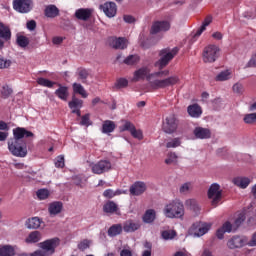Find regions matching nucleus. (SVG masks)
Here are the masks:
<instances>
[{
    "label": "nucleus",
    "mask_w": 256,
    "mask_h": 256,
    "mask_svg": "<svg viewBox=\"0 0 256 256\" xmlns=\"http://www.w3.org/2000/svg\"><path fill=\"white\" fill-rule=\"evenodd\" d=\"M161 75H165V77H167V75H169V71L166 70L161 72H155L148 76L147 81H149L150 87L152 89H165L166 87H171L179 83V77L177 76H172L163 80H159V77H161Z\"/></svg>",
    "instance_id": "nucleus-1"
},
{
    "label": "nucleus",
    "mask_w": 256,
    "mask_h": 256,
    "mask_svg": "<svg viewBox=\"0 0 256 256\" xmlns=\"http://www.w3.org/2000/svg\"><path fill=\"white\" fill-rule=\"evenodd\" d=\"M164 214L169 219H181L185 215V206L181 201L174 200L165 206Z\"/></svg>",
    "instance_id": "nucleus-2"
},
{
    "label": "nucleus",
    "mask_w": 256,
    "mask_h": 256,
    "mask_svg": "<svg viewBox=\"0 0 256 256\" xmlns=\"http://www.w3.org/2000/svg\"><path fill=\"white\" fill-rule=\"evenodd\" d=\"M59 245V238H52L40 243V250H36L27 256H49L55 253V248Z\"/></svg>",
    "instance_id": "nucleus-3"
},
{
    "label": "nucleus",
    "mask_w": 256,
    "mask_h": 256,
    "mask_svg": "<svg viewBox=\"0 0 256 256\" xmlns=\"http://www.w3.org/2000/svg\"><path fill=\"white\" fill-rule=\"evenodd\" d=\"M8 149L14 157H27V143L23 140L10 139Z\"/></svg>",
    "instance_id": "nucleus-4"
},
{
    "label": "nucleus",
    "mask_w": 256,
    "mask_h": 256,
    "mask_svg": "<svg viewBox=\"0 0 256 256\" xmlns=\"http://www.w3.org/2000/svg\"><path fill=\"white\" fill-rule=\"evenodd\" d=\"M219 53H221L219 46L213 44L206 46L202 54L204 63H215L219 59Z\"/></svg>",
    "instance_id": "nucleus-5"
},
{
    "label": "nucleus",
    "mask_w": 256,
    "mask_h": 256,
    "mask_svg": "<svg viewBox=\"0 0 256 256\" xmlns=\"http://www.w3.org/2000/svg\"><path fill=\"white\" fill-rule=\"evenodd\" d=\"M177 53H179V48H173L172 50L164 49L160 51V59L155 63V67H159V69L167 67L169 61H171Z\"/></svg>",
    "instance_id": "nucleus-6"
},
{
    "label": "nucleus",
    "mask_w": 256,
    "mask_h": 256,
    "mask_svg": "<svg viewBox=\"0 0 256 256\" xmlns=\"http://www.w3.org/2000/svg\"><path fill=\"white\" fill-rule=\"evenodd\" d=\"M208 198L211 201V205L213 207H217L219 203H221V199H223V193L221 190V186L219 184H212L208 190Z\"/></svg>",
    "instance_id": "nucleus-7"
},
{
    "label": "nucleus",
    "mask_w": 256,
    "mask_h": 256,
    "mask_svg": "<svg viewBox=\"0 0 256 256\" xmlns=\"http://www.w3.org/2000/svg\"><path fill=\"white\" fill-rule=\"evenodd\" d=\"M210 229L211 224L206 222H196L190 227L189 234L193 235V237H203V235L209 233Z\"/></svg>",
    "instance_id": "nucleus-8"
},
{
    "label": "nucleus",
    "mask_w": 256,
    "mask_h": 256,
    "mask_svg": "<svg viewBox=\"0 0 256 256\" xmlns=\"http://www.w3.org/2000/svg\"><path fill=\"white\" fill-rule=\"evenodd\" d=\"M120 131H129L130 135H132L134 139H138V141H142L143 139V131H141L140 129L137 130V128H135V125L128 120H122Z\"/></svg>",
    "instance_id": "nucleus-9"
},
{
    "label": "nucleus",
    "mask_w": 256,
    "mask_h": 256,
    "mask_svg": "<svg viewBox=\"0 0 256 256\" xmlns=\"http://www.w3.org/2000/svg\"><path fill=\"white\" fill-rule=\"evenodd\" d=\"M111 161L109 160H100L96 163H91L90 168L92 173L95 175H103V173H107L111 171Z\"/></svg>",
    "instance_id": "nucleus-10"
},
{
    "label": "nucleus",
    "mask_w": 256,
    "mask_h": 256,
    "mask_svg": "<svg viewBox=\"0 0 256 256\" xmlns=\"http://www.w3.org/2000/svg\"><path fill=\"white\" fill-rule=\"evenodd\" d=\"M13 9L18 13H29L33 9V0H13Z\"/></svg>",
    "instance_id": "nucleus-11"
},
{
    "label": "nucleus",
    "mask_w": 256,
    "mask_h": 256,
    "mask_svg": "<svg viewBox=\"0 0 256 256\" xmlns=\"http://www.w3.org/2000/svg\"><path fill=\"white\" fill-rule=\"evenodd\" d=\"M177 127H178V123H177V118H175V115H170L167 116L164 121H163V125H162V129L164 131V133H175V131H177Z\"/></svg>",
    "instance_id": "nucleus-12"
},
{
    "label": "nucleus",
    "mask_w": 256,
    "mask_h": 256,
    "mask_svg": "<svg viewBox=\"0 0 256 256\" xmlns=\"http://www.w3.org/2000/svg\"><path fill=\"white\" fill-rule=\"evenodd\" d=\"M170 29L171 23H169V21H156L151 26L150 34L157 35V33H165Z\"/></svg>",
    "instance_id": "nucleus-13"
},
{
    "label": "nucleus",
    "mask_w": 256,
    "mask_h": 256,
    "mask_svg": "<svg viewBox=\"0 0 256 256\" xmlns=\"http://www.w3.org/2000/svg\"><path fill=\"white\" fill-rule=\"evenodd\" d=\"M99 9L103 11L109 19L117 15V4H115V2H105L99 6Z\"/></svg>",
    "instance_id": "nucleus-14"
},
{
    "label": "nucleus",
    "mask_w": 256,
    "mask_h": 256,
    "mask_svg": "<svg viewBox=\"0 0 256 256\" xmlns=\"http://www.w3.org/2000/svg\"><path fill=\"white\" fill-rule=\"evenodd\" d=\"M249 243L247 237L243 236H233L230 240H228L229 249H239L241 247H245Z\"/></svg>",
    "instance_id": "nucleus-15"
},
{
    "label": "nucleus",
    "mask_w": 256,
    "mask_h": 256,
    "mask_svg": "<svg viewBox=\"0 0 256 256\" xmlns=\"http://www.w3.org/2000/svg\"><path fill=\"white\" fill-rule=\"evenodd\" d=\"M93 13H95L93 8H80L75 11V17L80 21H89Z\"/></svg>",
    "instance_id": "nucleus-16"
},
{
    "label": "nucleus",
    "mask_w": 256,
    "mask_h": 256,
    "mask_svg": "<svg viewBox=\"0 0 256 256\" xmlns=\"http://www.w3.org/2000/svg\"><path fill=\"white\" fill-rule=\"evenodd\" d=\"M149 73H151L149 67H142L136 70L132 78L133 83H137L138 81H143L144 79H147L149 75H151Z\"/></svg>",
    "instance_id": "nucleus-17"
},
{
    "label": "nucleus",
    "mask_w": 256,
    "mask_h": 256,
    "mask_svg": "<svg viewBox=\"0 0 256 256\" xmlns=\"http://www.w3.org/2000/svg\"><path fill=\"white\" fill-rule=\"evenodd\" d=\"M25 137H33V132L25 128L18 127L13 130V138L11 139H15L16 141H23V138Z\"/></svg>",
    "instance_id": "nucleus-18"
},
{
    "label": "nucleus",
    "mask_w": 256,
    "mask_h": 256,
    "mask_svg": "<svg viewBox=\"0 0 256 256\" xmlns=\"http://www.w3.org/2000/svg\"><path fill=\"white\" fill-rule=\"evenodd\" d=\"M145 191H147V184L145 182L138 181L130 187V194L136 197L143 195Z\"/></svg>",
    "instance_id": "nucleus-19"
},
{
    "label": "nucleus",
    "mask_w": 256,
    "mask_h": 256,
    "mask_svg": "<svg viewBox=\"0 0 256 256\" xmlns=\"http://www.w3.org/2000/svg\"><path fill=\"white\" fill-rule=\"evenodd\" d=\"M193 135L196 139H211V130L198 126L193 130Z\"/></svg>",
    "instance_id": "nucleus-20"
},
{
    "label": "nucleus",
    "mask_w": 256,
    "mask_h": 256,
    "mask_svg": "<svg viewBox=\"0 0 256 256\" xmlns=\"http://www.w3.org/2000/svg\"><path fill=\"white\" fill-rule=\"evenodd\" d=\"M110 46L113 47V49H127V39L110 38Z\"/></svg>",
    "instance_id": "nucleus-21"
},
{
    "label": "nucleus",
    "mask_w": 256,
    "mask_h": 256,
    "mask_svg": "<svg viewBox=\"0 0 256 256\" xmlns=\"http://www.w3.org/2000/svg\"><path fill=\"white\" fill-rule=\"evenodd\" d=\"M48 211L51 217H55V215H59L61 211H63V203L62 202H52L48 207Z\"/></svg>",
    "instance_id": "nucleus-22"
},
{
    "label": "nucleus",
    "mask_w": 256,
    "mask_h": 256,
    "mask_svg": "<svg viewBox=\"0 0 256 256\" xmlns=\"http://www.w3.org/2000/svg\"><path fill=\"white\" fill-rule=\"evenodd\" d=\"M103 211L104 213H116V215H119V206L114 201H107L103 205Z\"/></svg>",
    "instance_id": "nucleus-23"
},
{
    "label": "nucleus",
    "mask_w": 256,
    "mask_h": 256,
    "mask_svg": "<svg viewBox=\"0 0 256 256\" xmlns=\"http://www.w3.org/2000/svg\"><path fill=\"white\" fill-rule=\"evenodd\" d=\"M44 14L49 19H55V17H59V8L53 4L48 5L44 10Z\"/></svg>",
    "instance_id": "nucleus-24"
},
{
    "label": "nucleus",
    "mask_w": 256,
    "mask_h": 256,
    "mask_svg": "<svg viewBox=\"0 0 256 256\" xmlns=\"http://www.w3.org/2000/svg\"><path fill=\"white\" fill-rule=\"evenodd\" d=\"M55 95L58 99H61V101H67V99H69V88L59 85V88L55 91Z\"/></svg>",
    "instance_id": "nucleus-25"
},
{
    "label": "nucleus",
    "mask_w": 256,
    "mask_h": 256,
    "mask_svg": "<svg viewBox=\"0 0 256 256\" xmlns=\"http://www.w3.org/2000/svg\"><path fill=\"white\" fill-rule=\"evenodd\" d=\"M233 183L236 187H240V189H247L251 183V179L247 177H236L233 179Z\"/></svg>",
    "instance_id": "nucleus-26"
},
{
    "label": "nucleus",
    "mask_w": 256,
    "mask_h": 256,
    "mask_svg": "<svg viewBox=\"0 0 256 256\" xmlns=\"http://www.w3.org/2000/svg\"><path fill=\"white\" fill-rule=\"evenodd\" d=\"M122 227L125 233H133L139 229L140 225L137 222H133V220H127Z\"/></svg>",
    "instance_id": "nucleus-27"
},
{
    "label": "nucleus",
    "mask_w": 256,
    "mask_h": 256,
    "mask_svg": "<svg viewBox=\"0 0 256 256\" xmlns=\"http://www.w3.org/2000/svg\"><path fill=\"white\" fill-rule=\"evenodd\" d=\"M139 61H141V57L137 54H132V55L127 56L123 60V63H124V65H128L129 67H133V66L139 64Z\"/></svg>",
    "instance_id": "nucleus-28"
},
{
    "label": "nucleus",
    "mask_w": 256,
    "mask_h": 256,
    "mask_svg": "<svg viewBox=\"0 0 256 256\" xmlns=\"http://www.w3.org/2000/svg\"><path fill=\"white\" fill-rule=\"evenodd\" d=\"M213 21V17L211 16H207L203 23H202V26L196 31V33L194 34V37L197 38V37H201V35L203 34V31H205V29H207V27H209V25H211Z\"/></svg>",
    "instance_id": "nucleus-29"
},
{
    "label": "nucleus",
    "mask_w": 256,
    "mask_h": 256,
    "mask_svg": "<svg viewBox=\"0 0 256 256\" xmlns=\"http://www.w3.org/2000/svg\"><path fill=\"white\" fill-rule=\"evenodd\" d=\"M117 125L111 120H105L102 124V133L109 134L115 131Z\"/></svg>",
    "instance_id": "nucleus-30"
},
{
    "label": "nucleus",
    "mask_w": 256,
    "mask_h": 256,
    "mask_svg": "<svg viewBox=\"0 0 256 256\" xmlns=\"http://www.w3.org/2000/svg\"><path fill=\"white\" fill-rule=\"evenodd\" d=\"M233 77V71L231 69L223 70L217 74L216 81H229Z\"/></svg>",
    "instance_id": "nucleus-31"
},
{
    "label": "nucleus",
    "mask_w": 256,
    "mask_h": 256,
    "mask_svg": "<svg viewBox=\"0 0 256 256\" xmlns=\"http://www.w3.org/2000/svg\"><path fill=\"white\" fill-rule=\"evenodd\" d=\"M123 233V225L114 224L108 229L109 237H117V235H121Z\"/></svg>",
    "instance_id": "nucleus-32"
},
{
    "label": "nucleus",
    "mask_w": 256,
    "mask_h": 256,
    "mask_svg": "<svg viewBox=\"0 0 256 256\" xmlns=\"http://www.w3.org/2000/svg\"><path fill=\"white\" fill-rule=\"evenodd\" d=\"M0 39H4V41L11 39V29L3 23H0Z\"/></svg>",
    "instance_id": "nucleus-33"
},
{
    "label": "nucleus",
    "mask_w": 256,
    "mask_h": 256,
    "mask_svg": "<svg viewBox=\"0 0 256 256\" xmlns=\"http://www.w3.org/2000/svg\"><path fill=\"white\" fill-rule=\"evenodd\" d=\"M202 113L203 111L197 104H193L188 107V114L190 115V117L198 118L201 117Z\"/></svg>",
    "instance_id": "nucleus-34"
},
{
    "label": "nucleus",
    "mask_w": 256,
    "mask_h": 256,
    "mask_svg": "<svg viewBox=\"0 0 256 256\" xmlns=\"http://www.w3.org/2000/svg\"><path fill=\"white\" fill-rule=\"evenodd\" d=\"M72 88H73V92L77 93L78 95H81L83 99H87V97L89 96V94H87V91L85 90V87H83V85L79 83H74L72 85Z\"/></svg>",
    "instance_id": "nucleus-35"
},
{
    "label": "nucleus",
    "mask_w": 256,
    "mask_h": 256,
    "mask_svg": "<svg viewBox=\"0 0 256 256\" xmlns=\"http://www.w3.org/2000/svg\"><path fill=\"white\" fill-rule=\"evenodd\" d=\"M41 219L39 217H33L27 220L26 225L28 229H39L41 227Z\"/></svg>",
    "instance_id": "nucleus-36"
},
{
    "label": "nucleus",
    "mask_w": 256,
    "mask_h": 256,
    "mask_svg": "<svg viewBox=\"0 0 256 256\" xmlns=\"http://www.w3.org/2000/svg\"><path fill=\"white\" fill-rule=\"evenodd\" d=\"M15 249L11 245H0V256H14Z\"/></svg>",
    "instance_id": "nucleus-37"
},
{
    "label": "nucleus",
    "mask_w": 256,
    "mask_h": 256,
    "mask_svg": "<svg viewBox=\"0 0 256 256\" xmlns=\"http://www.w3.org/2000/svg\"><path fill=\"white\" fill-rule=\"evenodd\" d=\"M41 241V233L39 231L31 232L26 238V243H39Z\"/></svg>",
    "instance_id": "nucleus-38"
},
{
    "label": "nucleus",
    "mask_w": 256,
    "mask_h": 256,
    "mask_svg": "<svg viewBox=\"0 0 256 256\" xmlns=\"http://www.w3.org/2000/svg\"><path fill=\"white\" fill-rule=\"evenodd\" d=\"M144 223H153L155 221V210L149 209L143 216Z\"/></svg>",
    "instance_id": "nucleus-39"
},
{
    "label": "nucleus",
    "mask_w": 256,
    "mask_h": 256,
    "mask_svg": "<svg viewBox=\"0 0 256 256\" xmlns=\"http://www.w3.org/2000/svg\"><path fill=\"white\" fill-rule=\"evenodd\" d=\"M161 237L164 239V241H169L177 237V232H175V230H164L161 233Z\"/></svg>",
    "instance_id": "nucleus-40"
},
{
    "label": "nucleus",
    "mask_w": 256,
    "mask_h": 256,
    "mask_svg": "<svg viewBox=\"0 0 256 256\" xmlns=\"http://www.w3.org/2000/svg\"><path fill=\"white\" fill-rule=\"evenodd\" d=\"M186 207H189L194 213L199 212V203L195 199H188L185 202Z\"/></svg>",
    "instance_id": "nucleus-41"
},
{
    "label": "nucleus",
    "mask_w": 256,
    "mask_h": 256,
    "mask_svg": "<svg viewBox=\"0 0 256 256\" xmlns=\"http://www.w3.org/2000/svg\"><path fill=\"white\" fill-rule=\"evenodd\" d=\"M37 83L41 87H48V89L53 88V86L55 85V82H53L47 78H38Z\"/></svg>",
    "instance_id": "nucleus-42"
},
{
    "label": "nucleus",
    "mask_w": 256,
    "mask_h": 256,
    "mask_svg": "<svg viewBox=\"0 0 256 256\" xmlns=\"http://www.w3.org/2000/svg\"><path fill=\"white\" fill-rule=\"evenodd\" d=\"M68 105L70 109H81L83 107V100L73 97Z\"/></svg>",
    "instance_id": "nucleus-43"
},
{
    "label": "nucleus",
    "mask_w": 256,
    "mask_h": 256,
    "mask_svg": "<svg viewBox=\"0 0 256 256\" xmlns=\"http://www.w3.org/2000/svg\"><path fill=\"white\" fill-rule=\"evenodd\" d=\"M16 41L17 45H19V47H22V49H25V47L29 45V38H27V36L18 35Z\"/></svg>",
    "instance_id": "nucleus-44"
},
{
    "label": "nucleus",
    "mask_w": 256,
    "mask_h": 256,
    "mask_svg": "<svg viewBox=\"0 0 256 256\" xmlns=\"http://www.w3.org/2000/svg\"><path fill=\"white\" fill-rule=\"evenodd\" d=\"M78 79L82 81V83H87V79L89 78V72L86 69L80 68L77 70Z\"/></svg>",
    "instance_id": "nucleus-45"
},
{
    "label": "nucleus",
    "mask_w": 256,
    "mask_h": 256,
    "mask_svg": "<svg viewBox=\"0 0 256 256\" xmlns=\"http://www.w3.org/2000/svg\"><path fill=\"white\" fill-rule=\"evenodd\" d=\"M193 189V184L191 182H186L180 186V193L182 195H187V193H191V190Z\"/></svg>",
    "instance_id": "nucleus-46"
},
{
    "label": "nucleus",
    "mask_w": 256,
    "mask_h": 256,
    "mask_svg": "<svg viewBox=\"0 0 256 256\" xmlns=\"http://www.w3.org/2000/svg\"><path fill=\"white\" fill-rule=\"evenodd\" d=\"M121 190H112V189H107L103 192V196L106 197V199H113V197H117V195H121Z\"/></svg>",
    "instance_id": "nucleus-47"
},
{
    "label": "nucleus",
    "mask_w": 256,
    "mask_h": 256,
    "mask_svg": "<svg viewBox=\"0 0 256 256\" xmlns=\"http://www.w3.org/2000/svg\"><path fill=\"white\" fill-rule=\"evenodd\" d=\"M232 91L233 93H236V95H243V93H245V87L241 82H237L233 85Z\"/></svg>",
    "instance_id": "nucleus-48"
},
{
    "label": "nucleus",
    "mask_w": 256,
    "mask_h": 256,
    "mask_svg": "<svg viewBox=\"0 0 256 256\" xmlns=\"http://www.w3.org/2000/svg\"><path fill=\"white\" fill-rule=\"evenodd\" d=\"M129 85V81L125 78H120L116 81L114 89H125Z\"/></svg>",
    "instance_id": "nucleus-49"
},
{
    "label": "nucleus",
    "mask_w": 256,
    "mask_h": 256,
    "mask_svg": "<svg viewBox=\"0 0 256 256\" xmlns=\"http://www.w3.org/2000/svg\"><path fill=\"white\" fill-rule=\"evenodd\" d=\"M166 165H177V154L170 153L165 159Z\"/></svg>",
    "instance_id": "nucleus-50"
},
{
    "label": "nucleus",
    "mask_w": 256,
    "mask_h": 256,
    "mask_svg": "<svg viewBox=\"0 0 256 256\" xmlns=\"http://www.w3.org/2000/svg\"><path fill=\"white\" fill-rule=\"evenodd\" d=\"M244 122L248 125H253V123H256V113L246 114L244 116Z\"/></svg>",
    "instance_id": "nucleus-51"
},
{
    "label": "nucleus",
    "mask_w": 256,
    "mask_h": 256,
    "mask_svg": "<svg viewBox=\"0 0 256 256\" xmlns=\"http://www.w3.org/2000/svg\"><path fill=\"white\" fill-rule=\"evenodd\" d=\"M181 145V140L179 138H174L167 142L166 147L167 149H175V147H179Z\"/></svg>",
    "instance_id": "nucleus-52"
},
{
    "label": "nucleus",
    "mask_w": 256,
    "mask_h": 256,
    "mask_svg": "<svg viewBox=\"0 0 256 256\" xmlns=\"http://www.w3.org/2000/svg\"><path fill=\"white\" fill-rule=\"evenodd\" d=\"M80 125L84 127H89L91 125V115L90 114H85L84 116L81 117Z\"/></svg>",
    "instance_id": "nucleus-53"
},
{
    "label": "nucleus",
    "mask_w": 256,
    "mask_h": 256,
    "mask_svg": "<svg viewBox=\"0 0 256 256\" xmlns=\"http://www.w3.org/2000/svg\"><path fill=\"white\" fill-rule=\"evenodd\" d=\"M89 247H91V241L88 239H85L78 244V249L80 251H85L86 249H89Z\"/></svg>",
    "instance_id": "nucleus-54"
},
{
    "label": "nucleus",
    "mask_w": 256,
    "mask_h": 256,
    "mask_svg": "<svg viewBox=\"0 0 256 256\" xmlns=\"http://www.w3.org/2000/svg\"><path fill=\"white\" fill-rule=\"evenodd\" d=\"M37 197H38V199H41V200L47 199V197H49V190H47V189L38 190Z\"/></svg>",
    "instance_id": "nucleus-55"
},
{
    "label": "nucleus",
    "mask_w": 256,
    "mask_h": 256,
    "mask_svg": "<svg viewBox=\"0 0 256 256\" xmlns=\"http://www.w3.org/2000/svg\"><path fill=\"white\" fill-rule=\"evenodd\" d=\"M11 93H13V90L11 88H9V86H3L2 91H1V96L4 99H7V97H9V95H11Z\"/></svg>",
    "instance_id": "nucleus-56"
},
{
    "label": "nucleus",
    "mask_w": 256,
    "mask_h": 256,
    "mask_svg": "<svg viewBox=\"0 0 256 256\" xmlns=\"http://www.w3.org/2000/svg\"><path fill=\"white\" fill-rule=\"evenodd\" d=\"M55 167L63 169V167H65V157L58 156L56 161H55Z\"/></svg>",
    "instance_id": "nucleus-57"
},
{
    "label": "nucleus",
    "mask_w": 256,
    "mask_h": 256,
    "mask_svg": "<svg viewBox=\"0 0 256 256\" xmlns=\"http://www.w3.org/2000/svg\"><path fill=\"white\" fill-rule=\"evenodd\" d=\"M8 67H11V60L0 57V69H8Z\"/></svg>",
    "instance_id": "nucleus-58"
},
{
    "label": "nucleus",
    "mask_w": 256,
    "mask_h": 256,
    "mask_svg": "<svg viewBox=\"0 0 256 256\" xmlns=\"http://www.w3.org/2000/svg\"><path fill=\"white\" fill-rule=\"evenodd\" d=\"M243 221H245V212H242L238 215V217L236 218L234 225L235 227H239V225H241V223H243Z\"/></svg>",
    "instance_id": "nucleus-59"
},
{
    "label": "nucleus",
    "mask_w": 256,
    "mask_h": 256,
    "mask_svg": "<svg viewBox=\"0 0 256 256\" xmlns=\"http://www.w3.org/2000/svg\"><path fill=\"white\" fill-rule=\"evenodd\" d=\"M26 27L29 31H35L37 28V22H35V20H30L27 22Z\"/></svg>",
    "instance_id": "nucleus-60"
},
{
    "label": "nucleus",
    "mask_w": 256,
    "mask_h": 256,
    "mask_svg": "<svg viewBox=\"0 0 256 256\" xmlns=\"http://www.w3.org/2000/svg\"><path fill=\"white\" fill-rule=\"evenodd\" d=\"M222 229L226 232V233H231V231H233V225L231 224V222H225L222 225Z\"/></svg>",
    "instance_id": "nucleus-61"
},
{
    "label": "nucleus",
    "mask_w": 256,
    "mask_h": 256,
    "mask_svg": "<svg viewBox=\"0 0 256 256\" xmlns=\"http://www.w3.org/2000/svg\"><path fill=\"white\" fill-rule=\"evenodd\" d=\"M144 246L147 248V250H145V251L142 253V256H151V243L146 242V243L144 244Z\"/></svg>",
    "instance_id": "nucleus-62"
},
{
    "label": "nucleus",
    "mask_w": 256,
    "mask_h": 256,
    "mask_svg": "<svg viewBox=\"0 0 256 256\" xmlns=\"http://www.w3.org/2000/svg\"><path fill=\"white\" fill-rule=\"evenodd\" d=\"M246 67H256V53L252 55L251 59L246 64Z\"/></svg>",
    "instance_id": "nucleus-63"
},
{
    "label": "nucleus",
    "mask_w": 256,
    "mask_h": 256,
    "mask_svg": "<svg viewBox=\"0 0 256 256\" xmlns=\"http://www.w3.org/2000/svg\"><path fill=\"white\" fill-rule=\"evenodd\" d=\"M120 256H133V252L130 249H123L120 252Z\"/></svg>",
    "instance_id": "nucleus-64"
}]
</instances>
